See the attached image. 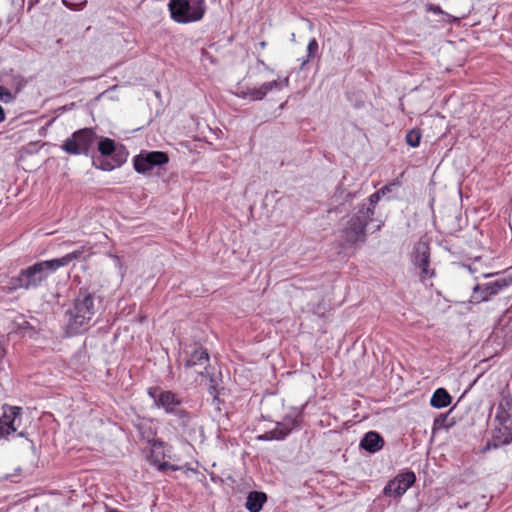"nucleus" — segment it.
Segmentation results:
<instances>
[{
	"label": "nucleus",
	"instance_id": "obj_2",
	"mask_svg": "<svg viewBox=\"0 0 512 512\" xmlns=\"http://www.w3.org/2000/svg\"><path fill=\"white\" fill-rule=\"evenodd\" d=\"M57 271L51 259L40 260L27 266L19 273L11 277L7 283L6 289L9 293L23 289L26 291L36 290L47 283L49 276Z\"/></svg>",
	"mask_w": 512,
	"mask_h": 512
},
{
	"label": "nucleus",
	"instance_id": "obj_5",
	"mask_svg": "<svg viewBox=\"0 0 512 512\" xmlns=\"http://www.w3.org/2000/svg\"><path fill=\"white\" fill-rule=\"evenodd\" d=\"M168 7L171 18L182 24L199 21L206 12L204 0H170Z\"/></svg>",
	"mask_w": 512,
	"mask_h": 512
},
{
	"label": "nucleus",
	"instance_id": "obj_33",
	"mask_svg": "<svg viewBox=\"0 0 512 512\" xmlns=\"http://www.w3.org/2000/svg\"><path fill=\"white\" fill-rule=\"evenodd\" d=\"M262 86H263V89H264L266 95L273 89H277V90L281 89L280 83L277 80L265 82L262 84Z\"/></svg>",
	"mask_w": 512,
	"mask_h": 512
},
{
	"label": "nucleus",
	"instance_id": "obj_22",
	"mask_svg": "<svg viewBox=\"0 0 512 512\" xmlns=\"http://www.w3.org/2000/svg\"><path fill=\"white\" fill-rule=\"evenodd\" d=\"M425 7H426V11L432 12L433 14H436V15L443 16V21L446 23L451 24V23L459 21V18L452 16L449 13L443 11L439 5L428 3V4H426Z\"/></svg>",
	"mask_w": 512,
	"mask_h": 512
},
{
	"label": "nucleus",
	"instance_id": "obj_9",
	"mask_svg": "<svg viewBox=\"0 0 512 512\" xmlns=\"http://www.w3.org/2000/svg\"><path fill=\"white\" fill-rule=\"evenodd\" d=\"M493 281L477 284L472 289V299L476 303L490 300L491 297L499 294L502 290L508 288L512 284V277L506 275H498Z\"/></svg>",
	"mask_w": 512,
	"mask_h": 512
},
{
	"label": "nucleus",
	"instance_id": "obj_25",
	"mask_svg": "<svg viewBox=\"0 0 512 512\" xmlns=\"http://www.w3.org/2000/svg\"><path fill=\"white\" fill-rule=\"evenodd\" d=\"M421 137H422V134H421L420 129H411V130L407 131V133H406V137H405L406 143L410 147L416 148L420 145Z\"/></svg>",
	"mask_w": 512,
	"mask_h": 512
},
{
	"label": "nucleus",
	"instance_id": "obj_37",
	"mask_svg": "<svg viewBox=\"0 0 512 512\" xmlns=\"http://www.w3.org/2000/svg\"><path fill=\"white\" fill-rule=\"evenodd\" d=\"M208 393L213 398V401H219V389L218 386H215L214 384H209L208 386Z\"/></svg>",
	"mask_w": 512,
	"mask_h": 512
},
{
	"label": "nucleus",
	"instance_id": "obj_46",
	"mask_svg": "<svg viewBox=\"0 0 512 512\" xmlns=\"http://www.w3.org/2000/svg\"><path fill=\"white\" fill-rule=\"evenodd\" d=\"M21 471H22V469L20 467H18V468L15 469V474H18Z\"/></svg>",
	"mask_w": 512,
	"mask_h": 512
},
{
	"label": "nucleus",
	"instance_id": "obj_30",
	"mask_svg": "<svg viewBox=\"0 0 512 512\" xmlns=\"http://www.w3.org/2000/svg\"><path fill=\"white\" fill-rule=\"evenodd\" d=\"M62 3L66 8L70 10L80 11L86 6L87 0H81L80 2H74L72 0H62Z\"/></svg>",
	"mask_w": 512,
	"mask_h": 512
},
{
	"label": "nucleus",
	"instance_id": "obj_45",
	"mask_svg": "<svg viewBox=\"0 0 512 512\" xmlns=\"http://www.w3.org/2000/svg\"><path fill=\"white\" fill-rule=\"evenodd\" d=\"M382 225H383V222H380V223L377 225L376 230H380V229H381V227H382Z\"/></svg>",
	"mask_w": 512,
	"mask_h": 512
},
{
	"label": "nucleus",
	"instance_id": "obj_27",
	"mask_svg": "<svg viewBox=\"0 0 512 512\" xmlns=\"http://www.w3.org/2000/svg\"><path fill=\"white\" fill-rule=\"evenodd\" d=\"M450 412H451V410L448 411L447 413H441L435 417V419L433 421V428H432L433 432L440 430L442 428H448L450 426V425L446 424Z\"/></svg>",
	"mask_w": 512,
	"mask_h": 512
},
{
	"label": "nucleus",
	"instance_id": "obj_8",
	"mask_svg": "<svg viewBox=\"0 0 512 512\" xmlns=\"http://www.w3.org/2000/svg\"><path fill=\"white\" fill-rule=\"evenodd\" d=\"M168 162L169 156L163 151L141 150L138 155L133 157L134 170L143 175H149L154 168H160Z\"/></svg>",
	"mask_w": 512,
	"mask_h": 512
},
{
	"label": "nucleus",
	"instance_id": "obj_41",
	"mask_svg": "<svg viewBox=\"0 0 512 512\" xmlns=\"http://www.w3.org/2000/svg\"><path fill=\"white\" fill-rule=\"evenodd\" d=\"M5 120V112L2 106L0 105V123H2Z\"/></svg>",
	"mask_w": 512,
	"mask_h": 512
},
{
	"label": "nucleus",
	"instance_id": "obj_19",
	"mask_svg": "<svg viewBox=\"0 0 512 512\" xmlns=\"http://www.w3.org/2000/svg\"><path fill=\"white\" fill-rule=\"evenodd\" d=\"M266 501L267 495L264 492L251 491L247 495L245 507L249 512H260Z\"/></svg>",
	"mask_w": 512,
	"mask_h": 512
},
{
	"label": "nucleus",
	"instance_id": "obj_35",
	"mask_svg": "<svg viewBox=\"0 0 512 512\" xmlns=\"http://www.w3.org/2000/svg\"><path fill=\"white\" fill-rule=\"evenodd\" d=\"M200 374L203 377H206L209 379V384H214L215 386H218V379L214 373H211L209 371V367H207L203 372H200Z\"/></svg>",
	"mask_w": 512,
	"mask_h": 512
},
{
	"label": "nucleus",
	"instance_id": "obj_26",
	"mask_svg": "<svg viewBox=\"0 0 512 512\" xmlns=\"http://www.w3.org/2000/svg\"><path fill=\"white\" fill-rule=\"evenodd\" d=\"M16 94L8 86L0 85V101L9 104L15 101Z\"/></svg>",
	"mask_w": 512,
	"mask_h": 512
},
{
	"label": "nucleus",
	"instance_id": "obj_13",
	"mask_svg": "<svg viewBox=\"0 0 512 512\" xmlns=\"http://www.w3.org/2000/svg\"><path fill=\"white\" fill-rule=\"evenodd\" d=\"M412 262L420 269L421 281L435 276V270L430 268V248L426 243H420L415 247Z\"/></svg>",
	"mask_w": 512,
	"mask_h": 512
},
{
	"label": "nucleus",
	"instance_id": "obj_16",
	"mask_svg": "<svg viewBox=\"0 0 512 512\" xmlns=\"http://www.w3.org/2000/svg\"><path fill=\"white\" fill-rule=\"evenodd\" d=\"M301 422V416L292 417L287 415L281 421L276 423L274 431H276L277 436H281L280 441H282L285 440L293 430L300 429Z\"/></svg>",
	"mask_w": 512,
	"mask_h": 512
},
{
	"label": "nucleus",
	"instance_id": "obj_15",
	"mask_svg": "<svg viewBox=\"0 0 512 512\" xmlns=\"http://www.w3.org/2000/svg\"><path fill=\"white\" fill-rule=\"evenodd\" d=\"M91 249L92 247L89 246L88 244L81 245L77 249L65 254L64 256L60 258H53L51 260L53 261L54 266L58 270L62 267L69 265L72 261L75 260L86 261L92 255Z\"/></svg>",
	"mask_w": 512,
	"mask_h": 512
},
{
	"label": "nucleus",
	"instance_id": "obj_52",
	"mask_svg": "<svg viewBox=\"0 0 512 512\" xmlns=\"http://www.w3.org/2000/svg\"><path fill=\"white\" fill-rule=\"evenodd\" d=\"M463 507H466V504L465 505L464 504L459 505V508H463Z\"/></svg>",
	"mask_w": 512,
	"mask_h": 512
},
{
	"label": "nucleus",
	"instance_id": "obj_51",
	"mask_svg": "<svg viewBox=\"0 0 512 512\" xmlns=\"http://www.w3.org/2000/svg\"><path fill=\"white\" fill-rule=\"evenodd\" d=\"M463 507H466V504L465 505L464 504L459 505V508H463Z\"/></svg>",
	"mask_w": 512,
	"mask_h": 512
},
{
	"label": "nucleus",
	"instance_id": "obj_18",
	"mask_svg": "<svg viewBox=\"0 0 512 512\" xmlns=\"http://www.w3.org/2000/svg\"><path fill=\"white\" fill-rule=\"evenodd\" d=\"M512 414V395L508 387L499 393V402L496 407L495 420Z\"/></svg>",
	"mask_w": 512,
	"mask_h": 512
},
{
	"label": "nucleus",
	"instance_id": "obj_10",
	"mask_svg": "<svg viewBox=\"0 0 512 512\" xmlns=\"http://www.w3.org/2000/svg\"><path fill=\"white\" fill-rule=\"evenodd\" d=\"M0 416V439H7L9 435L17 432L22 422V408L4 404Z\"/></svg>",
	"mask_w": 512,
	"mask_h": 512
},
{
	"label": "nucleus",
	"instance_id": "obj_39",
	"mask_svg": "<svg viewBox=\"0 0 512 512\" xmlns=\"http://www.w3.org/2000/svg\"><path fill=\"white\" fill-rule=\"evenodd\" d=\"M257 63L261 65L267 71H273L262 59L258 58Z\"/></svg>",
	"mask_w": 512,
	"mask_h": 512
},
{
	"label": "nucleus",
	"instance_id": "obj_48",
	"mask_svg": "<svg viewBox=\"0 0 512 512\" xmlns=\"http://www.w3.org/2000/svg\"><path fill=\"white\" fill-rule=\"evenodd\" d=\"M483 276L487 278V277H492V276H494V274H484Z\"/></svg>",
	"mask_w": 512,
	"mask_h": 512
},
{
	"label": "nucleus",
	"instance_id": "obj_36",
	"mask_svg": "<svg viewBox=\"0 0 512 512\" xmlns=\"http://www.w3.org/2000/svg\"><path fill=\"white\" fill-rule=\"evenodd\" d=\"M157 469L161 472H164L166 471L167 469H171L173 471H177V470H180L181 467L179 466H176V465H173V464H170L168 462H162V463H159L158 466H157Z\"/></svg>",
	"mask_w": 512,
	"mask_h": 512
},
{
	"label": "nucleus",
	"instance_id": "obj_12",
	"mask_svg": "<svg viewBox=\"0 0 512 512\" xmlns=\"http://www.w3.org/2000/svg\"><path fill=\"white\" fill-rule=\"evenodd\" d=\"M498 426L494 429L492 442L485 449H498L512 443V414L495 420Z\"/></svg>",
	"mask_w": 512,
	"mask_h": 512
},
{
	"label": "nucleus",
	"instance_id": "obj_23",
	"mask_svg": "<svg viewBox=\"0 0 512 512\" xmlns=\"http://www.w3.org/2000/svg\"><path fill=\"white\" fill-rule=\"evenodd\" d=\"M318 50H319V45H318L317 40L315 38H311L307 45L306 58L301 60V65H300L301 70H304L306 64L317 55Z\"/></svg>",
	"mask_w": 512,
	"mask_h": 512
},
{
	"label": "nucleus",
	"instance_id": "obj_7",
	"mask_svg": "<svg viewBox=\"0 0 512 512\" xmlns=\"http://www.w3.org/2000/svg\"><path fill=\"white\" fill-rule=\"evenodd\" d=\"M96 139L97 134L92 128L79 129L62 143L61 149L70 155L88 156Z\"/></svg>",
	"mask_w": 512,
	"mask_h": 512
},
{
	"label": "nucleus",
	"instance_id": "obj_6",
	"mask_svg": "<svg viewBox=\"0 0 512 512\" xmlns=\"http://www.w3.org/2000/svg\"><path fill=\"white\" fill-rule=\"evenodd\" d=\"M369 209L357 208L356 212L347 221L346 225L341 231L342 240L352 246L358 242L364 243L366 241V227L369 222H372L368 218Z\"/></svg>",
	"mask_w": 512,
	"mask_h": 512
},
{
	"label": "nucleus",
	"instance_id": "obj_29",
	"mask_svg": "<svg viewBox=\"0 0 512 512\" xmlns=\"http://www.w3.org/2000/svg\"><path fill=\"white\" fill-rule=\"evenodd\" d=\"M401 186V182L399 180H394L386 185H384L382 188L379 189L380 193L385 196L390 193H395L398 191V189Z\"/></svg>",
	"mask_w": 512,
	"mask_h": 512
},
{
	"label": "nucleus",
	"instance_id": "obj_3",
	"mask_svg": "<svg viewBox=\"0 0 512 512\" xmlns=\"http://www.w3.org/2000/svg\"><path fill=\"white\" fill-rule=\"evenodd\" d=\"M147 394L157 408L163 409L166 414L174 416L179 426L187 428L190 425L193 414L182 406L183 398L178 394L171 390H164L159 386L148 388Z\"/></svg>",
	"mask_w": 512,
	"mask_h": 512
},
{
	"label": "nucleus",
	"instance_id": "obj_31",
	"mask_svg": "<svg viewBox=\"0 0 512 512\" xmlns=\"http://www.w3.org/2000/svg\"><path fill=\"white\" fill-rule=\"evenodd\" d=\"M18 330L27 332L30 336L36 333L35 327L27 320L23 319L21 322L17 323Z\"/></svg>",
	"mask_w": 512,
	"mask_h": 512
},
{
	"label": "nucleus",
	"instance_id": "obj_43",
	"mask_svg": "<svg viewBox=\"0 0 512 512\" xmlns=\"http://www.w3.org/2000/svg\"><path fill=\"white\" fill-rule=\"evenodd\" d=\"M267 46V42L266 41H260L258 43V47L261 49V50H264Z\"/></svg>",
	"mask_w": 512,
	"mask_h": 512
},
{
	"label": "nucleus",
	"instance_id": "obj_17",
	"mask_svg": "<svg viewBox=\"0 0 512 512\" xmlns=\"http://www.w3.org/2000/svg\"><path fill=\"white\" fill-rule=\"evenodd\" d=\"M384 444V439L380 433L376 431H369L365 433L360 440L359 447L370 454H374L381 450Z\"/></svg>",
	"mask_w": 512,
	"mask_h": 512
},
{
	"label": "nucleus",
	"instance_id": "obj_32",
	"mask_svg": "<svg viewBox=\"0 0 512 512\" xmlns=\"http://www.w3.org/2000/svg\"><path fill=\"white\" fill-rule=\"evenodd\" d=\"M281 436H277L276 431L270 430L265 432L264 434L258 435L257 440L259 441H271V440H277L280 441Z\"/></svg>",
	"mask_w": 512,
	"mask_h": 512
},
{
	"label": "nucleus",
	"instance_id": "obj_42",
	"mask_svg": "<svg viewBox=\"0 0 512 512\" xmlns=\"http://www.w3.org/2000/svg\"><path fill=\"white\" fill-rule=\"evenodd\" d=\"M355 197V193L348 192L345 197V201H350Z\"/></svg>",
	"mask_w": 512,
	"mask_h": 512
},
{
	"label": "nucleus",
	"instance_id": "obj_38",
	"mask_svg": "<svg viewBox=\"0 0 512 512\" xmlns=\"http://www.w3.org/2000/svg\"><path fill=\"white\" fill-rule=\"evenodd\" d=\"M237 97L242 99L249 98L248 89H238V91L235 93Z\"/></svg>",
	"mask_w": 512,
	"mask_h": 512
},
{
	"label": "nucleus",
	"instance_id": "obj_1",
	"mask_svg": "<svg viewBox=\"0 0 512 512\" xmlns=\"http://www.w3.org/2000/svg\"><path fill=\"white\" fill-rule=\"evenodd\" d=\"M96 290L91 285L79 288L73 307L67 311V327L72 334L86 330L96 313Z\"/></svg>",
	"mask_w": 512,
	"mask_h": 512
},
{
	"label": "nucleus",
	"instance_id": "obj_34",
	"mask_svg": "<svg viewBox=\"0 0 512 512\" xmlns=\"http://www.w3.org/2000/svg\"><path fill=\"white\" fill-rule=\"evenodd\" d=\"M511 313H512L511 311H507L503 315V318L501 319V322L505 321L506 319H508L507 323H505V325H504V329L506 330L507 334H511V336H512V314Z\"/></svg>",
	"mask_w": 512,
	"mask_h": 512
},
{
	"label": "nucleus",
	"instance_id": "obj_4",
	"mask_svg": "<svg viewBox=\"0 0 512 512\" xmlns=\"http://www.w3.org/2000/svg\"><path fill=\"white\" fill-rule=\"evenodd\" d=\"M99 156L93 157L92 164L103 171H112L122 166L128 158L129 152L122 144L116 145L111 138L104 137L98 142Z\"/></svg>",
	"mask_w": 512,
	"mask_h": 512
},
{
	"label": "nucleus",
	"instance_id": "obj_20",
	"mask_svg": "<svg viewBox=\"0 0 512 512\" xmlns=\"http://www.w3.org/2000/svg\"><path fill=\"white\" fill-rule=\"evenodd\" d=\"M451 402L452 397L445 388L436 389L430 398V405L437 409L445 408Z\"/></svg>",
	"mask_w": 512,
	"mask_h": 512
},
{
	"label": "nucleus",
	"instance_id": "obj_50",
	"mask_svg": "<svg viewBox=\"0 0 512 512\" xmlns=\"http://www.w3.org/2000/svg\"><path fill=\"white\" fill-rule=\"evenodd\" d=\"M31 448L34 449L35 448V445L34 443L31 441Z\"/></svg>",
	"mask_w": 512,
	"mask_h": 512
},
{
	"label": "nucleus",
	"instance_id": "obj_44",
	"mask_svg": "<svg viewBox=\"0 0 512 512\" xmlns=\"http://www.w3.org/2000/svg\"><path fill=\"white\" fill-rule=\"evenodd\" d=\"M17 436H18V437H25V438H27V433H26V432H24V431H21V432H19V433L17 434Z\"/></svg>",
	"mask_w": 512,
	"mask_h": 512
},
{
	"label": "nucleus",
	"instance_id": "obj_24",
	"mask_svg": "<svg viewBox=\"0 0 512 512\" xmlns=\"http://www.w3.org/2000/svg\"><path fill=\"white\" fill-rule=\"evenodd\" d=\"M6 84L17 95L26 85V81L21 75H12L10 82Z\"/></svg>",
	"mask_w": 512,
	"mask_h": 512
},
{
	"label": "nucleus",
	"instance_id": "obj_28",
	"mask_svg": "<svg viewBox=\"0 0 512 512\" xmlns=\"http://www.w3.org/2000/svg\"><path fill=\"white\" fill-rule=\"evenodd\" d=\"M249 99L252 101H259L266 97L265 91L263 89V86L261 85L258 88H247Z\"/></svg>",
	"mask_w": 512,
	"mask_h": 512
},
{
	"label": "nucleus",
	"instance_id": "obj_40",
	"mask_svg": "<svg viewBox=\"0 0 512 512\" xmlns=\"http://www.w3.org/2000/svg\"><path fill=\"white\" fill-rule=\"evenodd\" d=\"M39 2V0H28V10H31V8L36 5Z\"/></svg>",
	"mask_w": 512,
	"mask_h": 512
},
{
	"label": "nucleus",
	"instance_id": "obj_21",
	"mask_svg": "<svg viewBox=\"0 0 512 512\" xmlns=\"http://www.w3.org/2000/svg\"><path fill=\"white\" fill-rule=\"evenodd\" d=\"M381 197H383V195L380 193L379 190H377L376 192H374L367 198L368 203L363 202V203L359 204L357 208H364V210L369 209L370 211H368L369 212L368 218H370L371 220H374L373 217L375 214V207L378 204V202L380 201Z\"/></svg>",
	"mask_w": 512,
	"mask_h": 512
},
{
	"label": "nucleus",
	"instance_id": "obj_11",
	"mask_svg": "<svg viewBox=\"0 0 512 512\" xmlns=\"http://www.w3.org/2000/svg\"><path fill=\"white\" fill-rule=\"evenodd\" d=\"M415 482L416 475L413 471L407 470L399 473L396 477L387 482L383 488V495L400 498L415 484Z\"/></svg>",
	"mask_w": 512,
	"mask_h": 512
},
{
	"label": "nucleus",
	"instance_id": "obj_49",
	"mask_svg": "<svg viewBox=\"0 0 512 512\" xmlns=\"http://www.w3.org/2000/svg\"><path fill=\"white\" fill-rule=\"evenodd\" d=\"M6 479L13 481V480H12V476H11V475H7V476H6Z\"/></svg>",
	"mask_w": 512,
	"mask_h": 512
},
{
	"label": "nucleus",
	"instance_id": "obj_14",
	"mask_svg": "<svg viewBox=\"0 0 512 512\" xmlns=\"http://www.w3.org/2000/svg\"><path fill=\"white\" fill-rule=\"evenodd\" d=\"M186 368L196 366L203 367L204 370L209 367L210 356L206 348L199 344L190 345L184 350Z\"/></svg>",
	"mask_w": 512,
	"mask_h": 512
},
{
	"label": "nucleus",
	"instance_id": "obj_47",
	"mask_svg": "<svg viewBox=\"0 0 512 512\" xmlns=\"http://www.w3.org/2000/svg\"><path fill=\"white\" fill-rule=\"evenodd\" d=\"M284 84H285L286 86H288V84H289V79H288V78H285V79H284Z\"/></svg>",
	"mask_w": 512,
	"mask_h": 512
}]
</instances>
